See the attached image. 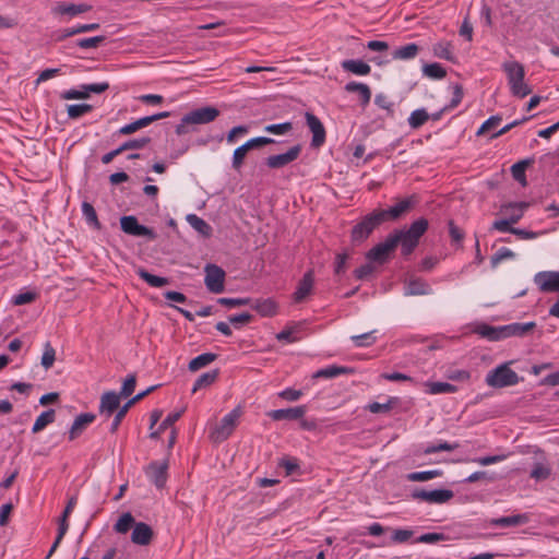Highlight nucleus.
Masks as SVG:
<instances>
[{"mask_svg": "<svg viewBox=\"0 0 559 559\" xmlns=\"http://www.w3.org/2000/svg\"><path fill=\"white\" fill-rule=\"evenodd\" d=\"M376 331L362 333L360 335H353L350 338L357 347H367L376 343Z\"/></svg>", "mask_w": 559, "mask_h": 559, "instance_id": "nucleus-46", "label": "nucleus"}, {"mask_svg": "<svg viewBox=\"0 0 559 559\" xmlns=\"http://www.w3.org/2000/svg\"><path fill=\"white\" fill-rule=\"evenodd\" d=\"M204 272V284L207 290L214 294L223 293L225 288L226 276L224 270L215 264H206Z\"/></svg>", "mask_w": 559, "mask_h": 559, "instance_id": "nucleus-8", "label": "nucleus"}, {"mask_svg": "<svg viewBox=\"0 0 559 559\" xmlns=\"http://www.w3.org/2000/svg\"><path fill=\"white\" fill-rule=\"evenodd\" d=\"M428 120V114L425 109H416L408 117V124L417 129Z\"/></svg>", "mask_w": 559, "mask_h": 559, "instance_id": "nucleus-50", "label": "nucleus"}, {"mask_svg": "<svg viewBox=\"0 0 559 559\" xmlns=\"http://www.w3.org/2000/svg\"><path fill=\"white\" fill-rule=\"evenodd\" d=\"M305 118L312 133L311 145L314 147L321 146L325 141V130L322 122L311 112H306Z\"/></svg>", "mask_w": 559, "mask_h": 559, "instance_id": "nucleus-16", "label": "nucleus"}, {"mask_svg": "<svg viewBox=\"0 0 559 559\" xmlns=\"http://www.w3.org/2000/svg\"><path fill=\"white\" fill-rule=\"evenodd\" d=\"M185 409H179V411H176V412H173V413H169L165 419L162 421L160 426H159V429L160 430H165L167 429L168 427H171L180 417L181 415L183 414Z\"/></svg>", "mask_w": 559, "mask_h": 559, "instance_id": "nucleus-60", "label": "nucleus"}, {"mask_svg": "<svg viewBox=\"0 0 559 559\" xmlns=\"http://www.w3.org/2000/svg\"><path fill=\"white\" fill-rule=\"evenodd\" d=\"M278 465L285 469L287 476L295 474L299 469L297 459L285 456L281 459Z\"/></svg>", "mask_w": 559, "mask_h": 559, "instance_id": "nucleus-54", "label": "nucleus"}, {"mask_svg": "<svg viewBox=\"0 0 559 559\" xmlns=\"http://www.w3.org/2000/svg\"><path fill=\"white\" fill-rule=\"evenodd\" d=\"M432 52L437 58L444 59L448 61L455 60L453 47L449 41H439L435 44L432 47Z\"/></svg>", "mask_w": 559, "mask_h": 559, "instance_id": "nucleus-34", "label": "nucleus"}, {"mask_svg": "<svg viewBox=\"0 0 559 559\" xmlns=\"http://www.w3.org/2000/svg\"><path fill=\"white\" fill-rule=\"evenodd\" d=\"M271 143H274V140L271 138H266V136H259V138L250 139L245 144L240 145L239 147H237L234 151L233 160H231L233 168L239 169L241 167L243 159L249 150L259 147L261 145L271 144Z\"/></svg>", "mask_w": 559, "mask_h": 559, "instance_id": "nucleus-9", "label": "nucleus"}, {"mask_svg": "<svg viewBox=\"0 0 559 559\" xmlns=\"http://www.w3.org/2000/svg\"><path fill=\"white\" fill-rule=\"evenodd\" d=\"M55 420V411L48 409L43 412L35 420L32 431L34 433H37L45 429L49 424L53 423Z\"/></svg>", "mask_w": 559, "mask_h": 559, "instance_id": "nucleus-39", "label": "nucleus"}, {"mask_svg": "<svg viewBox=\"0 0 559 559\" xmlns=\"http://www.w3.org/2000/svg\"><path fill=\"white\" fill-rule=\"evenodd\" d=\"M502 70L507 75L510 93L518 98H524L532 93V88L525 82V69L518 61H506Z\"/></svg>", "mask_w": 559, "mask_h": 559, "instance_id": "nucleus-1", "label": "nucleus"}, {"mask_svg": "<svg viewBox=\"0 0 559 559\" xmlns=\"http://www.w3.org/2000/svg\"><path fill=\"white\" fill-rule=\"evenodd\" d=\"M418 53V46L416 44H407L405 46L396 48L392 58L397 60H409L414 59Z\"/></svg>", "mask_w": 559, "mask_h": 559, "instance_id": "nucleus-37", "label": "nucleus"}, {"mask_svg": "<svg viewBox=\"0 0 559 559\" xmlns=\"http://www.w3.org/2000/svg\"><path fill=\"white\" fill-rule=\"evenodd\" d=\"M152 538L153 530L150 525L144 522H138L134 524L131 534L132 543L140 546H146L151 543Z\"/></svg>", "mask_w": 559, "mask_h": 559, "instance_id": "nucleus-20", "label": "nucleus"}, {"mask_svg": "<svg viewBox=\"0 0 559 559\" xmlns=\"http://www.w3.org/2000/svg\"><path fill=\"white\" fill-rule=\"evenodd\" d=\"M397 239L389 235L386 239L374 246L367 252V259L372 262L383 263L389 258L390 253L396 248Z\"/></svg>", "mask_w": 559, "mask_h": 559, "instance_id": "nucleus-10", "label": "nucleus"}, {"mask_svg": "<svg viewBox=\"0 0 559 559\" xmlns=\"http://www.w3.org/2000/svg\"><path fill=\"white\" fill-rule=\"evenodd\" d=\"M95 419V416L93 414H81L79 415L69 431V437L71 440L75 439L78 436L81 435V432Z\"/></svg>", "mask_w": 559, "mask_h": 559, "instance_id": "nucleus-31", "label": "nucleus"}, {"mask_svg": "<svg viewBox=\"0 0 559 559\" xmlns=\"http://www.w3.org/2000/svg\"><path fill=\"white\" fill-rule=\"evenodd\" d=\"M501 122V117L500 116H491L489 117L481 126L480 128L478 129L477 131V135H480L493 128H496L497 126H499V123Z\"/></svg>", "mask_w": 559, "mask_h": 559, "instance_id": "nucleus-62", "label": "nucleus"}, {"mask_svg": "<svg viewBox=\"0 0 559 559\" xmlns=\"http://www.w3.org/2000/svg\"><path fill=\"white\" fill-rule=\"evenodd\" d=\"M428 222L424 218L415 221L408 229L396 230L392 233V237H396L397 245H401L402 253L409 254L418 245L419 238L425 234Z\"/></svg>", "mask_w": 559, "mask_h": 559, "instance_id": "nucleus-2", "label": "nucleus"}, {"mask_svg": "<svg viewBox=\"0 0 559 559\" xmlns=\"http://www.w3.org/2000/svg\"><path fill=\"white\" fill-rule=\"evenodd\" d=\"M55 360H56V350L53 349L51 344L49 342H47L44 345V353L41 356L40 364L46 370H48L49 368L52 367Z\"/></svg>", "mask_w": 559, "mask_h": 559, "instance_id": "nucleus-47", "label": "nucleus"}, {"mask_svg": "<svg viewBox=\"0 0 559 559\" xmlns=\"http://www.w3.org/2000/svg\"><path fill=\"white\" fill-rule=\"evenodd\" d=\"M345 91L348 93H357L360 99V104L364 107L367 106L371 99V91L369 86L365 83H359L355 81L348 82L345 85Z\"/></svg>", "mask_w": 559, "mask_h": 559, "instance_id": "nucleus-29", "label": "nucleus"}, {"mask_svg": "<svg viewBox=\"0 0 559 559\" xmlns=\"http://www.w3.org/2000/svg\"><path fill=\"white\" fill-rule=\"evenodd\" d=\"M530 522V515L527 513L513 514L509 516H501L497 519H490L488 521L489 526L496 527H515L524 525Z\"/></svg>", "mask_w": 559, "mask_h": 559, "instance_id": "nucleus-19", "label": "nucleus"}, {"mask_svg": "<svg viewBox=\"0 0 559 559\" xmlns=\"http://www.w3.org/2000/svg\"><path fill=\"white\" fill-rule=\"evenodd\" d=\"M374 104L381 108L386 110L389 114L393 112V104L390 102L386 95L379 93L374 97Z\"/></svg>", "mask_w": 559, "mask_h": 559, "instance_id": "nucleus-63", "label": "nucleus"}, {"mask_svg": "<svg viewBox=\"0 0 559 559\" xmlns=\"http://www.w3.org/2000/svg\"><path fill=\"white\" fill-rule=\"evenodd\" d=\"M534 282L543 292H559V272H538Z\"/></svg>", "mask_w": 559, "mask_h": 559, "instance_id": "nucleus-15", "label": "nucleus"}, {"mask_svg": "<svg viewBox=\"0 0 559 559\" xmlns=\"http://www.w3.org/2000/svg\"><path fill=\"white\" fill-rule=\"evenodd\" d=\"M241 412L239 408H234L228 414H226L219 424H217L212 432L211 438L215 442H222L226 440L235 430L238 420L240 418Z\"/></svg>", "mask_w": 559, "mask_h": 559, "instance_id": "nucleus-5", "label": "nucleus"}, {"mask_svg": "<svg viewBox=\"0 0 559 559\" xmlns=\"http://www.w3.org/2000/svg\"><path fill=\"white\" fill-rule=\"evenodd\" d=\"M301 152L300 145H294L292 146L287 152L277 154V155H271L266 158V165L270 168L278 169L282 167L287 166L292 162L298 158Z\"/></svg>", "mask_w": 559, "mask_h": 559, "instance_id": "nucleus-14", "label": "nucleus"}, {"mask_svg": "<svg viewBox=\"0 0 559 559\" xmlns=\"http://www.w3.org/2000/svg\"><path fill=\"white\" fill-rule=\"evenodd\" d=\"M414 535L409 528L393 530L390 542H383L380 546H389L391 544H403L408 542Z\"/></svg>", "mask_w": 559, "mask_h": 559, "instance_id": "nucleus-38", "label": "nucleus"}, {"mask_svg": "<svg viewBox=\"0 0 559 559\" xmlns=\"http://www.w3.org/2000/svg\"><path fill=\"white\" fill-rule=\"evenodd\" d=\"M512 176L513 178L521 182L523 186L526 185V178H525V163H516L511 167Z\"/></svg>", "mask_w": 559, "mask_h": 559, "instance_id": "nucleus-59", "label": "nucleus"}, {"mask_svg": "<svg viewBox=\"0 0 559 559\" xmlns=\"http://www.w3.org/2000/svg\"><path fill=\"white\" fill-rule=\"evenodd\" d=\"M382 222L377 211L366 215L352 230V240L361 242L369 237L373 229Z\"/></svg>", "mask_w": 559, "mask_h": 559, "instance_id": "nucleus-6", "label": "nucleus"}, {"mask_svg": "<svg viewBox=\"0 0 559 559\" xmlns=\"http://www.w3.org/2000/svg\"><path fill=\"white\" fill-rule=\"evenodd\" d=\"M432 293L431 286L421 278H412L404 284L405 296H420Z\"/></svg>", "mask_w": 559, "mask_h": 559, "instance_id": "nucleus-21", "label": "nucleus"}, {"mask_svg": "<svg viewBox=\"0 0 559 559\" xmlns=\"http://www.w3.org/2000/svg\"><path fill=\"white\" fill-rule=\"evenodd\" d=\"M342 68L345 71L352 72L356 75H368L371 68L368 63L358 59H348L342 62Z\"/></svg>", "mask_w": 559, "mask_h": 559, "instance_id": "nucleus-32", "label": "nucleus"}, {"mask_svg": "<svg viewBox=\"0 0 559 559\" xmlns=\"http://www.w3.org/2000/svg\"><path fill=\"white\" fill-rule=\"evenodd\" d=\"M215 358H216V355H214L212 353L201 354V355L194 357L192 360H190L189 369L191 371H197L201 368L209 366L211 362H213L215 360Z\"/></svg>", "mask_w": 559, "mask_h": 559, "instance_id": "nucleus-40", "label": "nucleus"}, {"mask_svg": "<svg viewBox=\"0 0 559 559\" xmlns=\"http://www.w3.org/2000/svg\"><path fill=\"white\" fill-rule=\"evenodd\" d=\"M168 464L166 461L152 462L145 469L147 478L157 487L163 488L167 480Z\"/></svg>", "mask_w": 559, "mask_h": 559, "instance_id": "nucleus-13", "label": "nucleus"}, {"mask_svg": "<svg viewBox=\"0 0 559 559\" xmlns=\"http://www.w3.org/2000/svg\"><path fill=\"white\" fill-rule=\"evenodd\" d=\"M91 10V5L85 3L74 4V3H67V2H60L53 8L55 13L59 14H68L71 16L79 15L81 13H85Z\"/></svg>", "mask_w": 559, "mask_h": 559, "instance_id": "nucleus-30", "label": "nucleus"}, {"mask_svg": "<svg viewBox=\"0 0 559 559\" xmlns=\"http://www.w3.org/2000/svg\"><path fill=\"white\" fill-rule=\"evenodd\" d=\"M314 286V276L312 271H308L302 278L299 281L295 293L293 294V300L295 302H302L312 293Z\"/></svg>", "mask_w": 559, "mask_h": 559, "instance_id": "nucleus-17", "label": "nucleus"}, {"mask_svg": "<svg viewBox=\"0 0 559 559\" xmlns=\"http://www.w3.org/2000/svg\"><path fill=\"white\" fill-rule=\"evenodd\" d=\"M217 377L216 371L205 372L201 374L198 380L195 381L192 391L197 392L199 389L204 388L206 385L212 384Z\"/></svg>", "mask_w": 559, "mask_h": 559, "instance_id": "nucleus-53", "label": "nucleus"}, {"mask_svg": "<svg viewBox=\"0 0 559 559\" xmlns=\"http://www.w3.org/2000/svg\"><path fill=\"white\" fill-rule=\"evenodd\" d=\"M293 129L292 122H283L275 124H267L264 128V131L275 135H283L288 133Z\"/></svg>", "mask_w": 559, "mask_h": 559, "instance_id": "nucleus-52", "label": "nucleus"}, {"mask_svg": "<svg viewBox=\"0 0 559 559\" xmlns=\"http://www.w3.org/2000/svg\"><path fill=\"white\" fill-rule=\"evenodd\" d=\"M120 406V395L116 392H106L100 399V413L110 416Z\"/></svg>", "mask_w": 559, "mask_h": 559, "instance_id": "nucleus-27", "label": "nucleus"}, {"mask_svg": "<svg viewBox=\"0 0 559 559\" xmlns=\"http://www.w3.org/2000/svg\"><path fill=\"white\" fill-rule=\"evenodd\" d=\"M93 107L90 104H73L67 108L68 116L71 119H76L92 111Z\"/></svg>", "mask_w": 559, "mask_h": 559, "instance_id": "nucleus-48", "label": "nucleus"}, {"mask_svg": "<svg viewBox=\"0 0 559 559\" xmlns=\"http://www.w3.org/2000/svg\"><path fill=\"white\" fill-rule=\"evenodd\" d=\"M441 475L442 472L439 469L413 472L407 475V479L411 481H427Z\"/></svg>", "mask_w": 559, "mask_h": 559, "instance_id": "nucleus-43", "label": "nucleus"}, {"mask_svg": "<svg viewBox=\"0 0 559 559\" xmlns=\"http://www.w3.org/2000/svg\"><path fill=\"white\" fill-rule=\"evenodd\" d=\"M219 115V111L214 107H202L186 114L181 123L177 127V133L181 134L185 131L187 124H205L214 121Z\"/></svg>", "mask_w": 559, "mask_h": 559, "instance_id": "nucleus-4", "label": "nucleus"}, {"mask_svg": "<svg viewBox=\"0 0 559 559\" xmlns=\"http://www.w3.org/2000/svg\"><path fill=\"white\" fill-rule=\"evenodd\" d=\"M97 28H99V24L98 23L80 24V25H76V26L69 27V28L64 29L62 38L70 37V36L76 35V34H81V33L92 32V31H95Z\"/></svg>", "mask_w": 559, "mask_h": 559, "instance_id": "nucleus-45", "label": "nucleus"}, {"mask_svg": "<svg viewBox=\"0 0 559 559\" xmlns=\"http://www.w3.org/2000/svg\"><path fill=\"white\" fill-rule=\"evenodd\" d=\"M135 524L134 518L131 513H123L116 522L114 528L117 533L124 534Z\"/></svg>", "mask_w": 559, "mask_h": 559, "instance_id": "nucleus-42", "label": "nucleus"}, {"mask_svg": "<svg viewBox=\"0 0 559 559\" xmlns=\"http://www.w3.org/2000/svg\"><path fill=\"white\" fill-rule=\"evenodd\" d=\"M512 362H503L490 370L485 378L488 386L501 389L515 385L520 382L519 374L510 368Z\"/></svg>", "mask_w": 559, "mask_h": 559, "instance_id": "nucleus-3", "label": "nucleus"}, {"mask_svg": "<svg viewBox=\"0 0 559 559\" xmlns=\"http://www.w3.org/2000/svg\"><path fill=\"white\" fill-rule=\"evenodd\" d=\"M107 82L83 84L75 88H70L61 93L62 99H86L91 94H100L108 90Z\"/></svg>", "mask_w": 559, "mask_h": 559, "instance_id": "nucleus-7", "label": "nucleus"}, {"mask_svg": "<svg viewBox=\"0 0 559 559\" xmlns=\"http://www.w3.org/2000/svg\"><path fill=\"white\" fill-rule=\"evenodd\" d=\"M252 308L262 317H274L278 312V305L272 298L258 299Z\"/></svg>", "mask_w": 559, "mask_h": 559, "instance_id": "nucleus-28", "label": "nucleus"}, {"mask_svg": "<svg viewBox=\"0 0 559 559\" xmlns=\"http://www.w3.org/2000/svg\"><path fill=\"white\" fill-rule=\"evenodd\" d=\"M473 331L488 341L496 342L504 340L501 326H492L486 323H478L474 326Z\"/></svg>", "mask_w": 559, "mask_h": 559, "instance_id": "nucleus-23", "label": "nucleus"}, {"mask_svg": "<svg viewBox=\"0 0 559 559\" xmlns=\"http://www.w3.org/2000/svg\"><path fill=\"white\" fill-rule=\"evenodd\" d=\"M550 475V468L544 463H535L531 471V477L536 481L545 480Z\"/></svg>", "mask_w": 559, "mask_h": 559, "instance_id": "nucleus-51", "label": "nucleus"}, {"mask_svg": "<svg viewBox=\"0 0 559 559\" xmlns=\"http://www.w3.org/2000/svg\"><path fill=\"white\" fill-rule=\"evenodd\" d=\"M167 117H169L168 111H163V112H158V114H155L152 116L142 117L131 123L124 124L123 127H121L119 129L118 132H119V134H131V133L138 131L139 129L147 127L148 124H151L152 122H154L156 120L164 119Z\"/></svg>", "mask_w": 559, "mask_h": 559, "instance_id": "nucleus-18", "label": "nucleus"}, {"mask_svg": "<svg viewBox=\"0 0 559 559\" xmlns=\"http://www.w3.org/2000/svg\"><path fill=\"white\" fill-rule=\"evenodd\" d=\"M187 222L190 224V226L195 229L198 233H200L203 236L210 235L211 227L210 225L199 217L195 214H188L187 215Z\"/></svg>", "mask_w": 559, "mask_h": 559, "instance_id": "nucleus-41", "label": "nucleus"}, {"mask_svg": "<svg viewBox=\"0 0 559 559\" xmlns=\"http://www.w3.org/2000/svg\"><path fill=\"white\" fill-rule=\"evenodd\" d=\"M503 338H508L511 336H523L531 332L535 328V322H525V323H510L507 325H501Z\"/></svg>", "mask_w": 559, "mask_h": 559, "instance_id": "nucleus-24", "label": "nucleus"}, {"mask_svg": "<svg viewBox=\"0 0 559 559\" xmlns=\"http://www.w3.org/2000/svg\"><path fill=\"white\" fill-rule=\"evenodd\" d=\"M424 75L435 79L441 80L447 75L445 69L439 63H429L423 68Z\"/></svg>", "mask_w": 559, "mask_h": 559, "instance_id": "nucleus-44", "label": "nucleus"}, {"mask_svg": "<svg viewBox=\"0 0 559 559\" xmlns=\"http://www.w3.org/2000/svg\"><path fill=\"white\" fill-rule=\"evenodd\" d=\"M120 227L123 233L131 236L148 237L151 239L155 238L154 231L146 226L139 224L136 217L132 215L122 216L120 218Z\"/></svg>", "mask_w": 559, "mask_h": 559, "instance_id": "nucleus-11", "label": "nucleus"}, {"mask_svg": "<svg viewBox=\"0 0 559 559\" xmlns=\"http://www.w3.org/2000/svg\"><path fill=\"white\" fill-rule=\"evenodd\" d=\"M148 141H150L148 138L129 140V141L124 142L122 145H120V148L122 152L127 151V150L143 148L148 143Z\"/></svg>", "mask_w": 559, "mask_h": 559, "instance_id": "nucleus-58", "label": "nucleus"}, {"mask_svg": "<svg viewBox=\"0 0 559 559\" xmlns=\"http://www.w3.org/2000/svg\"><path fill=\"white\" fill-rule=\"evenodd\" d=\"M278 396L286 401L295 402V401H298L302 396V392L300 390L286 388L283 391L278 392Z\"/></svg>", "mask_w": 559, "mask_h": 559, "instance_id": "nucleus-64", "label": "nucleus"}, {"mask_svg": "<svg viewBox=\"0 0 559 559\" xmlns=\"http://www.w3.org/2000/svg\"><path fill=\"white\" fill-rule=\"evenodd\" d=\"M426 388V393L431 395L444 394V393H454L457 391V388L448 382H433L427 381L424 383Z\"/></svg>", "mask_w": 559, "mask_h": 559, "instance_id": "nucleus-33", "label": "nucleus"}, {"mask_svg": "<svg viewBox=\"0 0 559 559\" xmlns=\"http://www.w3.org/2000/svg\"><path fill=\"white\" fill-rule=\"evenodd\" d=\"M442 540H445V536L442 533H426L417 537L415 543L436 544Z\"/></svg>", "mask_w": 559, "mask_h": 559, "instance_id": "nucleus-55", "label": "nucleus"}, {"mask_svg": "<svg viewBox=\"0 0 559 559\" xmlns=\"http://www.w3.org/2000/svg\"><path fill=\"white\" fill-rule=\"evenodd\" d=\"M456 448L454 444H450L445 441H439L437 443H432L425 448L424 452L426 454L437 453L441 451H453Z\"/></svg>", "mask_w": 559, "mask_h": 559, "instance_id": "nucleus-56", "label": "nucleus"}, {"mask_svg": "<svg viewBox=\"0 0 559 559\" xmlns=\"http://www.w3.org/2000/svg\"><path fill=\"white\" fill-rule=\"evenodd\" d=\"M453 491L449 489L416 490L413 493L415 499L435 504H442L453 498Z\"/></svg>", "mask_w": 559, "mask_h": 559, "instance_id": "nucleus-12", "label": "nucleus"}, {"mask_svg": "<svg viewBox=\"0 0 559 559\" xmlns=\"http://www.w3.org/2000/svg\"><path fill=\"white\" fill-rule=\"evenodd\" d=\"M411 206L409 200H402L397 204L389 207L388 210H378V214L382 222L389 221V219H396L400 217L403 213H405Z\"/></svg>", "mask_w": 559, "mask_h": 559, "instance_id": "nucleus-25", "label": "nucleus"}, {"mask_svg": "<svg viewBox=\"0 0 559 559\" xmlns=\"http://www.w3.org/2000/svg\"><path fill=\"white\" fill-rule=\"evenodd\" d=\"M306 406H296L290 408L274 409L269 413L273 420H295L304 417L306 414Z\"/></svg>", "mask_w": 559, "mask_h": 559, "instance_id": "nucleus-22", "label": "nucleus"}, {"mask_svg": "<svg viewBox=\"0 0 559 559\" xmlns=\"http://www.w3.org/2000/svg\"><path fill=\"white\" fill-rule=\"evenodd\" d=\"M136 274L146 282L151 287L159 288L164 287L169 284V281L167 277H162L157 275H153L148 273L146 270L139 267L136 270Z\"/></svg>", "mask_w": 559, "mask_h": 559, "instance_id": "nucleus-35", "label": "nucleus"}, {"mask_svg": "<svg viewBox=\"0 0 559 559\" xmlns=\"http://www.w3.org/2000/svg\"><path fill=\"white\" fill-rule=\"evenodd\" d=\"M105 39L104 36H94L88 38H82L76 41V45L83 49L96 48Z\"/></svg>", "mask_w": 559, "mask_h": 559, "instance_id": "nucleus-57", "label": "nucleus"}, {"mask_svg": "<svg viewBox=\"0 0 559 559\" xmlns=\"http://www.w3.org/2000/svg\"><path fill=\"white\" fill-rule=\"evenodd\" d=\"M82 214L90 225L94 226L95 228H99L97 214L92 204L84 202L82 204Z\"/></svg>", "mask_w": 559, "mask_h": 559, "instance_id": "nucleus-49", "label": "nucleus"}, {"mask_svg": "<svg viewBox=\"0 0 559 559\" xmlns=\"http://www.w3.org/2000/svg\"><path fill=\"white\" fill-rule=\"evenodd\" d=\"M349 372H350V369L347 367L331 365V366H328L325 368H322V369H319L318 371H316L313 374V378L331 379V378H336L341 374H346Z\"/></svg>", "mask_w": 559, "mask_h": 559, "instance_id": "nucleus-36", "label": "nucleus"}, {"mask_svg": "<svg viewBox=\"0 0 559 559\" xmlns=\"http://www.w3.org/2000/svg\"><path fill=\"white\" fill-rule=\"evenodd\" d=\"M35 299V294L31 292L20 293L12 297V304L15 306H22L32 302Z\"/></svg>", "mask_w": 559, "mask_h": 559, "instance_id": "nucleus-61", "label": "nucleus"}, {"mask_svg": "<svg viewBox=\"0 0 559 559\" xmlns=\"http://www.w3.org/2000/svg\"><path fill=\"white\" fill-rule=\"evenodd\" d=\"M528 207V203L526 202H514L509 203L502 206L501 212L506 215L513 224L518 223L524 212Z\"/></svg>", "mask_w": 559, "mask_h": 559, "instance_id": "nucleus-26", "label": "nucleus"}]
</instances>
